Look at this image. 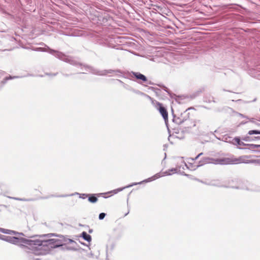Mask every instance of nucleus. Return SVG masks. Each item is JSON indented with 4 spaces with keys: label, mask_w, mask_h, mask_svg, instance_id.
<instances>
[{
    "label": "nucleus",
    "mask_w": 260,
    "mask_h": 260,
    "mask_svg": "<svg viewBox=\"0 0 260 260\" xmlns=\"http://www.w3.org/2000/svg\"><path fill=\"white\" fill-rule=\"evenodd\" d=\"M249 135L253 134H260V131L257 130H251L248 132V133Z\"/></svg>",
    "instance_id": "nucleus-12"
},
{
    "label": "nucleus",
    "mask_w": 260,
    "mask_h": 260,
    "mask_svg": "<svg viewBox=\"0 0 260 260\" xmlns=\"http://www.w3.org/2000/svg\"><path fill=\"white\" fill-rule=\"evenodd\" d=\"M82 198H83V199H84V198H86V196H83V197H82Z\"/></svg>",
    "instance_id": "nucleus-25"
},
{
    "label": "nucleus",
    "mask_w": 260,
    "mask_h": 260,
    "mask_svg": "<svg viewBox=\"0 0 260 260\" xmlns=\"http://www.w3.org/2000/svg\"><path fill=\"white\" fill-rule=\"evenodd\" d=\"M203 154V153H200L198 154V156H200Z\"/></svg>",
    "instance_id": "nucleus-24"
},
{
    "label": "nucleus",
    "mask_w": 260,
    "mask_h": 260,
    "mask_svg": "<svg viewBox=\"0 0 260 260\" xmlns=\"http://www.w3.org/2000/svg\"><path fill=\"white\" fill-rule=\"evenodd\" d=\"M195 125H196V124L194 123H193L192 126H194Z\"/></svg>",
    "instance_id": "nucleus-27"
},
{
    "label": "nucleus",
    "mask_w": 260,
    "mask_h": 260,
    "mask_svg": "<svg viewBox=\"0 0 260 260\" xmlns=\"http://www.w3.org/2000/svg\"><path fill=\"white\" fill-rule=\"evenodd\" d=\"M110 192H113L114 193H116V191L115 190L111 191Z\"/></svg>",
    "instance_id": "nucleus-23"
},
{
    "label": "nucleus",
    "mask_w": 260,
    "mask_h": 260,
    "mask_svg": "<svg viewBox=\"0 0 260 260\" xmlns=\"http://www.w3.org/2000/svg\"><path fill=\"white\" fill-rule=\"evenodd\" d=\"M34 250L33 252L37 255L45 254L46 252L51 248H56L53 239L46 241H42L38 239H35Z\"/></svg>",
    "instance_id": "nucleus-1"
},
{
    "label": "nucleus",
    "mask_w": 260,
    "mask_h": 260,
    "mask_svg": "<svg viewBox=\"0 0 260 260\" xmlns=\"http://www.w3.org/2000/svg\"><path fill=\"white\" fill-rule=\"evenodd\" d=\"M83 196H85L86 197H88V200L89 202L92 203H95L98 201V197H99V194H83Z\"/></svg>",
    "instance_id": "nucleus-6"
},
{
    "label": "nucleus",
    "mask_w": 260,
    "mask_h": 260,
    "mask_svg": "<svg viewBox=\"0 0 260 260\" xmlns=\"http://www.w3.org/2000/svg\"><path fill=\"white\" fill-rule=\"evenodd\" d=\"M54 242L56 248L62 246L63 243L62 241L58 239H52Z\"/></svg>",
    "instance_id": "nucleus-10"
},
{
    "label": "nucleus",
    "mask_w": 260,
    "mask_h": 260,
    "mask_svg": "<svg viewBox=\"0 0 260 260\" xmlns=\"http://www.w3.org/2000/svg\"><path fill=\"white\" fill-rule=\"evenodd\" d=\"M225 158H214L210 157H205L199 161V165L197 166V167L203 166L207 164H214L215 165H226Z\"/></svg>",
    "instance_id": "nucleus-3"
},
{
    "label": "nucleus",
    "mask_w": 260,
    "mask_h": 260,
    "mask_svg": "<svg viewBox=\"0 0 260 260\" xmlns=\"http://www.w3.org/2000/svg\"><path fill=\"white\" fill-rule=\"evenodd\" d=\"M133 75L137 79L139 80H141L144 82H146L147 80L146 77L140 73H133Z\"/></svg>",
    "instance_id": "nucleus-8"
},
{
    "label": "nucleus",
    "mask_w": 260,
    "mask_h": 260,
    "mask_svg": "<svg viewBox=\"0 0 260 260\" xmlns=\"http://www.w3.org/2000/svg\"><path fill=\"white\" fill-rule=\"evenodd\" d=\"M163 88H164V90H165V91H167V87H166L165 86H164Z\"/></svg>",
    "instance_id": "nucleus-20"
},
{
    "label": "nucleus",
    "mask_w": 260,
    "mask_h": 260,
    "mask_svg": "<svg viewBox=\"0 0 260 260\" xmlns=\"http://www.w3.org/2000/svg\"><path fill=\"white\" fill-rule=\"evenodd\" d=\"M234 141H235V142H236L237 144L239 145H242V144L243 143L242 142H241L240 139H239L238 138H235L234 139Z\"/></svg>",
    "instance_id": "nucleus-15"
},
{
    "label": "nucleus",
    "mask_w": 260,
    "mask_h": 260,
    "mask_svg": "<svg viewBox=\"0 0 260 260\" xmlns=\"http://www.w3.org/2000/svg\"><path fill=\"white\" fill-rule=\"evenodd\" d=\"M188 109L186 110L183 113L181 114V116L180 117V122H184L185 121H187V119L189 118V113L187 112Z\"/></svg>",
    "instance_id": "nucleus-7"
},
{
    "label": "nucleus",
    "mask_w": 260,
    "mask_h": 260,
    "mask_svg": "<svg viewBox=\"0 0 260 260\" xmlns=\"http://www.w3.org/2000/svg\"><path fill=\"white\" fill-rule=\"evenodd\" d=\"M159 111L160 114L162 115V106L161 105L159 106Z\"/></svg>",
    "instance_id": "nucleus-17"
},
{
    "label": "nucleus",
    "mask_w": 260,
    "mask_h": 260,
    "mask_svg": "<svg viewBox=\"0 0 260 260\" xmlns=\"http://www.w3.org/2000/svg\"><path fill=\"white\" fill-rule=\"evenodd\" d=\"M35 239H26L24 238H16L13 237L12 241L18 245L23 246L27 247L28 249H30L32 251L34 250V243L36 242L35 241Z\"/></svg>",
    "instance_id": "nucleus-2"
},
{
    "label": "nucleus",
    "mask_w": 260,
    "mask_h": 260,
    "mask_svg": "<svg viewBox=\"0 0 260 260\" xmlns=\"http://www.w3.org/2000/svg\"><path fill=\"white\" fill-rule=\"evenodd\" d=\"M250 148L251 149H254L256 148L260 147V145H255V144H250L249 145Z\"/></svg>",
    "instance_id": "nucleus-14"
},
{
    "label": "nucleus",
    "mask_w": 260,
    "mask_h": 260,
    "mask_svg": "<svg viewBox=\"0 0 260 260\" xmlns=\"http://www.w3.org/2000/svg\"><path fill=\"white\" fill-rule=\"evenodd\" d=\"M176 172V170L175 169H172L171 170H170L169 172L166 171L164 172L163 174L164 176H167V175H170L172 174L175 173Z\"/></svg>",
    "instance_id": "nucleus-11"
},
{
    "label": "nucleus",
    "mask_w": 260,
    "mask_h": 260,
    "mask_svg": "<svg viewBox=\"0 0 260 260\" xmlns=\"http://www.w3.org/2000/svg\"><path fill=\"white\" fill-rule=\"evenodd\" d=\"M200 156H198V155L194 158L192 159V160H197Z\"/></svg>",
    "instance_id": "nucleus-18"
},
{
    "label": "nucleus",
    "mask_w": 260,
    "mask_h": 260,
    "mask_svg": "<svg viewBox=\"0 0 260 260\" xmlns=\"http://www.w3.org/2000/svg\"><path fill=\"white\" fill-rule=\"evenodd\" d=\"M231 182H234V180H231Z\"/></svg>",
    "instance_id": "nucleus-28"
},
{
    "label": "nucleus",
    "mask_w": 260,
    "mask_h": 260,
    "mask_svg": "<svg viewBox=\"0 0 260 260\" xmlns=\"http://www.w3.org/2000/svg\"><path fill=\"white\" fill-rule=\"evenodd\" d=\"M210 184L211 185H213V186H218V187H231V188H240L239 186H236L233 185L230 182L228 183V184H223L218 180L212 181L210 182Z\"/></svg>",
    "instance_id": "nucleus-5"
},
{
    "label": "nucleus",
    "mask_w": 260,
    "mask_h": 260,
    "mask_svg": "<svg viewBox=\"0 0 260 260\" xmlns=\"http://www.w3.org/2000/svg\"><path fill=\"white\" fill-rule=\"evenodd\" d=\"M259 120H260V119H259Z\"/></svg>",
    "instance_id": "nucleus-30"
},
{
    "label": "nucleus",
    "mask_w": 260,
    "mask_h": 260,
    "mask_svg": "<svg viewBox=\"0 0 260 260\" xmlns=\"http://www.w3.org/2000/svg\"><path fill=\"white\" fill-rule=\"evenodd\" d=\"M249 156L247 155H243L238 158H225L226 165L227 164H238L241 163L250 164L253 162L252 160L249 159Z\"/></svg>",
    "instance_id": "nucleus-4"
},
{
    "label": "nucleus",
    "mask_w": 260,
    "mask_h": 260,
    "mask_svg": "<svg viewBox=\"0 0 260 260\" xmlns=\"http://www.w3.org/2000/svg\"><path fill=\"white\" fill-rule=\"evenodd\" d=\"M257 138H259V139H260V138H259V137H257Z\"/></svg>",
    "instance_id": "nucleus-29"
},
{
    "label": "nucleus",
    "mask_w": 260,
    "mask_h": 260,
    "mask_svg": "<svg viewBox=\"0 0 260 260\" xmlns=\"http://www.w3.org/2000/svg\"><path fill=\"white\" fill-rule=\"evenodd\" d=\"M184 166H185L186 167L188 168V167H187V165H186V164H184Z\"/></svg>",
    "instance_id": "nucleus-26"
},
{
    "label": "nucleus",
    "mask_w": 260,
    "mask_h": 260,
    "mask_svg": "<svg viewBox=\"0 0 260 260\" xmlns=\"http://www.w3.org/2000/svg\"><path fill=\"white\" fill-rule=\"evenodd\" d=\"M238 115L242 117H245L243 114H242L241 113H238Z\"/></svg>",
    "instance_id": "nucleus-19"
},
{
    "label": "nucleus",
    "mask_w": 260,
    "mask_h": 260,
    "mask_svg": "<svg viewBox=\"0 0 260 260\" xmlns=\"http://www.w3.org/2000/svg\"><path fill=\"white\" fill-rule=\"evenodd\" d=\"M247 138H248V137H245V138H244V140H245V141H247V140H247Z\"/></svg>",
    "instance_id": "nucleus-22"
},
{
    "label": "nucleus",
    "mask_w": 260,
    "mask_h": 260,
    "mask_svg": "<svg viewBox=\"0 0 260 260\" xmlns=\"http://www.w3.org/2000/svg\"><path fill=\"white\" fill-rule=\"evenodd\" d=\"M254 190L256 191H260V187L257 189H255Z\"/></svg>",
    "instance_id": "nucleus-21"
},
{
    "label": "nucleus",
    "mask_w": 260,
    "mask_h": 260,
    "mask_svg": "<svg viewBox=\"0 0 260 260\" xmlns=\"http://www.w3.org/2000/svg\"><path fill=\"white\" fill-rule=\"evenodd\" d=\"M106 216V214L104 213H101L99 215V219L100 220L103 219Z\"/></svg>",
    "instance_id": "nucleus-16"
},
{
    "label": "nucleus",
    "mask_w": 260,
    "mask_h": 260,
    "mask_svg": "<svg viewBox=\"0 0 260 260\" xmlns=\"http://www.w3.org/2000/svg\"><path fill=\"white\" fill-rule=\"evenodd\" d=\"M168 118V112L167 110L164 107V119L166 121Z\"/></svg>",
    "instance_id": "nucleus-13"
},
{
    "label": "nucleus",
    "mask_w": 260,
    "mask_h": 260,
    "mask_svg": "<svg viewBox=\"0 0 260 260\" xmlns=\"http://www.w3.org/2000/svg\"><path fill=\"white\" fill-rule=\"evenodd\" d=\"M82 237L84 240L88 242H90L91 240V236L87 234L85 232H83L82 234Z\"/></svg>",
    "instance_id": "nucleus-9"
}]
</instances>
